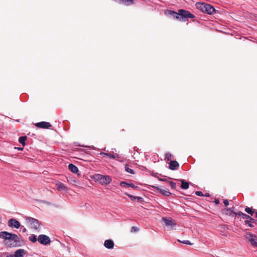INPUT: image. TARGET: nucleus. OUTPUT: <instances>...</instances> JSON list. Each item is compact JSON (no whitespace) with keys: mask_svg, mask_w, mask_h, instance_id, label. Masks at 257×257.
Wrapping results in <instances>:
<instances>
[{"mask_svg":"<svg viewBox=\"0 0 257 257\" xmlns=\"http://www.w3.org/2000/svg\"><path fill=\"white\" fill-rule=\"evenodd\" d=\"M0 238L6 240V244L10 247L17 246L19 242V237L17 235L7 231L0 232Z\"/></svg>","mask_w":257,"mask_h":257,"instance_id":"nucleus-1","label":"nucleus"},{"mask_svg":"<svg viewBox=\"0 0 257 257\" xmlns=\"http://www.w3.org/2000/svg\"><path fill=\"white\" fill-rule=\"evenodd\" d=\"M196 7L198 10L202 12L209 15H212L214 13H215L214 7L207 3L198 2L196 4Z\"/></svg>","mask_w":257,"mask_h":257,"instance_id":"nucleus-2","label":"nucleus"},{"mask_svg":"<svg viewBox=\"0 0 257 257\" xmlns=\"http://www.w3.org/2000/svg\"><path fill=\"white\" fill-rule=\"evenodd\" d=\"M94 179L96 182H98L101 185H106L111 181V178L107 175H102L101 174H96L94 176Z\"/></svg>","mask_w":257,"mask_h":257,"instance_id":"nucleus-3","label":"nucleus"},{"mask_svg":"<svg viewBox=\"0 0 257 257\" xmlns=\"http://www.w3.org/2000/svg\"><path fill=\"white\" fill-rule=\"evenodd\" d=\"M195 16L189 12L183 9L179 10V20L187 21L189 18H194Z\"/></svg>","mask_w":257,"mask_h":257,"instance_id":"nucleus-4","label":"nucleus"},{"mask_svg":"<svg viewBox=\"0 0 257 257\" xmlns=\"http://www.w3.org/2000/svg\"><path fill=\"white\" fill-rule=\"evenodd\" d=\"M26 220L31 228L36 230L39 228L40 224L38 220L31 217H26Z\"/></svg>","mask_w":257,"mask_h":257,"instance_id":"nucleus-5","label":"nucleus"},{"mask_svg":"<svg viewBox=\"0 0 257 257\" xmlns=\"http://www.w3.org/2000/svg\"><path fill=\"white\" fill-rule=\"evenodd\" d=\"M245 237L253 246L257 247V236L256 235L251 233H247Z\"/></svg>","mask_w":257,"mask_h":257,"instance_id":"nucleus-6","label":"nucleus"},{"mask_svg":"<svg viewBox=\"0 0 257 257\" xmlns=\"http://www.w3.org/2000/svg\"><path fill=\"white\" fill-rule=\"evenodd\" d=\"M38 241L42 244L46 245L51 242L50 237L45 234H41L38 236Z\"/></svg>","mask_w":257,"mask_h":257,"instance_id":"nucleus-7","label":"nucleus"},{"mask_svg":"<svg viewBox=\"0 0 257 257\" xmlns=\"http://www.w3.org/2000/svg\"><path fill=\"white\" fill-rule=\"evenodd\" d=\"M35 126L38 128L48 129L52 126V125L50 122L46 121H41L36 123L35 124Z\"/></svg>","mask_w":257,"mask_h":257,"instance_id":"nucleus-8","label":"nucleus"},{"mask_svg":"<svg viewBox=\"0 0 257 257\" xmlns=\"http://www.w3.org/2000/svg\"><path fill=\"white\" fill-rule=\"evenodd\" d=\"M163 220L164 221L165 225L169 228H172L176 226V223L174 222L172 219H167L166 218H163Z\"/></svg>","mask_w":257,"mask_h":257,"instance_id":"nucleus-9","label":"nucleus"},{"mask_svg":"<svg viewBox=\"0 0 257 257\" xmlns=\"http://www.w3.org/2000/svg\"><path fill=\"white\" fill-rule=\"evenodd\" d=\"M8 225L10 227H15L16 228H19L21 226L20 223L14 218L10 219L9 220Z\"/></svg>","mask_w":257,"mask_h":257,"instance_id":"nucleus-10","label":"nucleus"},{"mask_svg":"<svg viewBox=\"0 0 257 257\" xmlns=\"http://www.w3.org/2000/svg\"><path fill=\"white\" fill-rule=\"evenodd\" d=\"M153 187L158 192L165 196H169L171 194V192H170L167 189H164L157 186H153Z\"/></svg>","mask_w":257,"mask_h":257,"instance_id":"nucleus-11","label":"nucleus"},{"mask_svg":"<svg viewBox=\"0 0 257 257\" xmlns=\"http://www.w3.org/2000/svg\"><path fill=\"white\" fill-rule=\"evenodd\" d=\"M165 14L170 15L173 18L179 20V10L178 11V12H176L172 10H168L165 12Z\"/></svg>","mask_w":257,"mask_h":257,"instance_id":"nucleus-12","label":"nucleus"},{"mask_svg":"<svg viewBox=\"0 0 257 257\" xmlns=\"http://www.w3.org/2000/svg\"><path fill=\"white\" fill-rule=\"evenodd\" d=\"M179 167V164L176 161H171L169 163V168L171 170H176Z\"/></svg>","mask_w":257,"mask_h":257,"instance_id":"nucleus-13","label":"nucleus"},{"mask_svg":"<svg viewBox=\"0 0 257 257\" xmlns=\"http://www.w3.org/2000/svg\"><path fill=\"white\" fill-rule=\"evenodd\" d=\"M56 186L57 187V189L59 191L67 190V187L65 185L59 181L56 182Z\"/></svg>","mask_w":257,"mask_h":257,"instance_id":"nucleus-14","label":"nucleus"},{"mask_svg":"<svg viewBox=\"0 0 257 257\" xmlns=\"http://www.w3.org/2000/svg\"><path fill=\"white\" fill-rule=\"evenodd\" d=\"M104 245L108 249H112L114 247V242L111 239H107L104 241Z\"/></svg>","mask_w":257,"mask_h":257,"instance_id":"nucleus-15","label":"nucleus"},{"mask_svg":"<svg viewBox=\"0 0 257 257\" xmlns=\"http://www.w3.org/2000/svg\"><path fill=\"white\" fill-rule=\"evenodd\" d=\"M100 155H103V156H108L111 158L112 159H116L119 158L118 155L117 154H115L113 153H103L101 152L100 153Z\"/></svg>","mask_w":257,"mask_h":257,"instance_id":"nucleus-16","label":"nucleus"},{"mask_svg":"<svg viewBox=\"0 0 257 257\" xmlns=\"http://www.w3.org/2000/svg\"><path fill=\"white\" fill-rule=\"evenodd\" d=\"M25 254V250L23 249H19L15 251L14 256L16 257H22Z\"/></svg>","mask_w":257,"mask_h":257,"instance_id":"nucleus-17","label":"nucleus"},{"mask_svg":"<svg viewBox=\"0 0 257 257\" xmlns=\"http://www.w3.org/2000/svg\"><path fill=\"white\" fill-rule=\"evenodd\" d=\"M120 185L123 187H132L133 188H138L137 186H136L133 183H127L125 182L124 181H122L120 183Z\"/></svg>","mask_w":257,"mask_h":257,"instance_id":"nucleus-18","label":"nucleus"},{"mask_svg":"<svg viewBox=\"0 0 257 257\" xmlns=\"http://www.w3.org/2000/svg\"><path fill=\"white\" fill-rule=\"evenodd\" d=\"M69 169L73 173H76L78 172V168L74 165L70 164L68 166Z\"/></svg>","mask_w":257,"mask_h":257,"instance_id":"nucleus-19","label":"nucleus"},{"mask_svg":"<svg viewBox=\"0 0 257 257\" xmlns=\"http://www.w3.org/2000/svg\"><path fill=\"white\" fill-rule=\"evenodd\" d=\"M180 181L181 182V188L184 189H188L189 184L188 182H186L184 180H181Z\"/></svg>","mask_w":257,"mask_h":257,"instance_id":"nucleus-20","label":"nucleus"},{"mask_svg":"<svg viewBox=\"0 0 257 257\" xmlns=\"http://www.w3.org/2000/svg\"><path fill=\"white\" fill-rule=\"evenodd\" d=\"M245 211L251 216H252L253 214L255 213V209L248 207L245 208Z\"/></svg>","mask_w":257,"mask_h":257,"instance_id":"nucleus-21","label":"nucleus"},{"mask_svg":"<svg viewBox=\"0 0 257 257\" xmlns=\"http://www.w3.org/2000/svg\"><path fill=\"white\" fill-rule=\"evenodd\" d=\"M27 139V136H23L21 137L19 139V142L20 143H21L23 146H24L26 145L25 141H26Z\"/></svg>","mask_w":257,"mask_h":257,"instance_id":"nucleus-22","label":"nucleus"},{"mask_svg":"<svg viewBox=\"0 0 257 257\" xmlns=\"http://www.w3.org/2000/svg\"><path fill=\"white\" fill-rule=\"evenodd\" d=\"M29 240L33 243L36 242L37 240L36 235H35L34 234H32V235H30L29 236Z\"/></svg>","mask_w":257,"mask_h":257,"instance_id":"nucleus-23","label":"nucleus"},{"mask_svg":"<svg viewBox=\"0 0 257 257\" xmlns=\"http://www.w3.org/2000/svg\"><path fill=\"white\" fill-rule=\"evenodd\" d=\"M125 170L127 172L130 173L132 174H135V171L133 170L130 168L128 165H125Z\"/></svg>","mask_w":257,"mask_h":257,"instance_id":"nucleus-24","label":"nucleus"},{"mask_svg":"<svg viewBox=\"0 0 257 257\" xmlns=\"http://www.w3.org/2000/svg\"><path fill=\"white\" fill-rule=\"evenodd\" d=\"M242 217L243 219H246L247 220H252L253 222L254 221V220L253 218H252L248 215H247V214H246L245 213H244V214H242Z\"/></svg>","mask_w":257,"mask_h":257,"instance_id":"nucleus-25","label":"nucleus"},{"mask_svg":"<svg viewBox=\"0 0 257 257\" xmlns=\"http://www.w3.org/2000/svg\"><path fill=\"white\" fill-rule=\"evenodd\" d=\"M178 241L180 242H181V243L185 244H188V245L192 244L189 240H180L178 239Z\"/></svg>","mask_w":257,"mask_h":257,"instance_id":"nucleus-26","label":"nucleus"},{"mask_svg":"<svg viewBox=\"0 0 257 257\" xmlns=\"http://www.w3.org/2000/svg\"><path fill=\"white\" fill-rule=\"evenodd\" d=\"M166 159H167L168 161H170L172 159V156L170 153H167L165 154Z\"/></svg>","mask_w":257,"mask_h":257,"instance_id":"nucleus-27","label":"nucleus"},{"mask_svg":"<svg viewBox=\"0 0 257 257\" xmlns=\"http://www.w3.org/2000/svg\"><path fill=\"white\" fill-rule=\"evenodd\" d=\"M168 183L172 189L176 188V183L175 182L169 181Z\"/></svg>","mask_w":257,"mask_h":257,"instance_id":"nucleus-28","label":"nucleus"},{"mask_svg":"<svg viewBox=\"0 0 257 257\" xmlns=\"http://www.w3.org/2000/svg\"><path fill=\"white\" fill-rule=\"evenodd\" d=\"M251 221L250 220H245L244 222L246 224H247L249 227H253V225L251 224Z\"/></svg>","mask_w":257,"mask_h":257,"instance_id":"nucleus-29","label":"nucleus"},{"mask_svg":"<svg viewBox=\"0 0 257 257\" xmlns=\"http://www.w3.org/2000/svg\"><path fill=\"white\" fill-rule=\"evenodd\" d=\"M125 194L127 196H128L130 198H131V199L132 200H134L136 199V198H137L136 196H134L132 195L128 194L127 193H125Z\"/></svg>","mask_w":257,"mask_h":257,"instance_id":"nucleus-30","label":"nucleus"},{"mask_svg":"<svg viewBox=\"0 0 257 257\" xmlns=\"http://www.w3.org/2000/svg\"><path fill=\"white\" fill-rule=\"evenodd\" d=\"M195 194L198 196H203L204 194L201 191H197L195 192Z\"/></svg>","mask_w":257,"mask_h":257,"instance_id":"nucleus-31","label":"nucleus"},{"mask_svg":"<svg viewBox=\"0 0 257 257\" xmlns=\"http://www.w3.org/2000/svg\"><path fill=\"white\" fill-rule=\"evenodd\" d=\"M233 214L235 215H239V216H240L242 217V214H244V213H242V212H239L238 213H236L235 212H233Z\"/></svg>","mask_w":257,"mask_h":257,"instance_id":"nucleus-32","label":"nucleus"},{"mask_svg":"<svg viewBox=\"0 0 257 257\" xmlns=\"http://www.w3.org/2000/svg\"><path fill=\"white\" fill-rule=\"evenodd\" d=\"M159 180L160 181L166 182H168V181H169L166 179L159 178Z\"/></svg>","mask_w":257,"mask_h":257,"instance_id":"nucleus-33","label":"nucleus"},{"mask_svg":"<svg viewBox=\"0 0 257 257\" xmlns=\"http://www.w3.org/2000/svg\"><path fill=\"white\" fill-rule=\"evenodd\" d=\"M138 228L136 227H135V226L133 227L132 228V231H138Z\"/></svg>","mask_w":257,"mask_h":257,"instance_id":"nucleus-34","label":"nucleus"},{"mask_svg":"<svg viewBox=\"0 0 257 257\" xmlns=\"http://www.w3.org/2000/svg\"><path fill=\"white\" fill-rule=\"evenodd\" d=\"M223 203L225 206H227L228 205V201L227 200H224Z\"/></svg>","mask_w":257,"mask_h":257,"instance_id":"nucleus-35","label":"nucleus"},{"mask_svg":"<svg viewBox=\"0 0 257 257\" xmlns=\"http://www.w3.org/2000/svg\"><path fill=\"white\" fill-rule=\"evenodd\" d=\"M226 210L227 211H229L231 212L232 213H233V212H234L233 211V210H232V208H227V209H226Z\"/></svg>","mask_w":257,"mask_h":257,"instance_id":"nucleus-36","label":"nucleus"},{"mask_svg":"<svg viewBox=\"0 0 257 257\" xmlns=\"http://www.w3.org/2000/svg\"><path fill=\"white\" fill-rule=\"evenodd\" d=\"M138 200H143V198L141 197L136 196Z\"/></svg>","mask_w":257,"mask_h":257,"instance_id":"nucleus-37","label":"nucleus"},{"mask_svg":"<svg viewBox=\"0 0 257 257\" xmlns=\"http://www.w3.org/2000/svg\"><path fill=\"white\" fill-rule=\"evenodd\" d=\"M215 203L217 204L219 203V200L218 199H215Z\"/></svg>","mask_w":257,"mask_h":257,"instance_id":"nucleus-38","label":"nucleus"},{"mask_svg":"<svg viewBox=\"0 0 257 257\" xmlns=\"http://www.w3.org/2000/svg\"><path fill=\"white\" fill-rule=\"evenodd\" d=\"M203 196H206V197H209V196H210V195L208 193H206Z\"/></svg>","mask_w":257,"mask_h":257,"instance_id":"nucleus-39","label":"nucleus"},{"mask_svg":"<svg viewBox=\"0 0 257 257\" xmlns=\"http://www.w3.org/2000/svg\"><path fill=\"white\" fill-rule=\"evenodd\" d=\"M16 149H18L19 150L22 151L23 150V148H15Z\"/></svg>","mask_w":257,"mask_h":257,"instance_id":"nucleus-40","label":"nucleus"},{"mask_svg":"<svg viewBox=\"0 0 257 257\" xmlns=\"http://www.w3.org/2000/svg\"><path fill=\"white\" fill-rule=\"evenodd\" d=\"M23 232H26L27 231V229L25 228H24L22 230Z\"/></svg>","mask_w":257,"mask_h":257,"instance_id":"nucleus-41","label":"nucleus"},{"mask_svg":"<svg viewBox=\"0 0 257 257\" xmlns=\"http://www.w3.org/2000/svg\"><path fill=\"white\" fill-rule=\"evenodd\" d=\"M7 257H16L15 256H14V255H9V256H7Z\"/></svg>","mask_w":257,"mask_h":257,"instance_id":"nucleus-42","label":"nucleus"},{"mask_svg":"<svg viewBox=\"0 0 257 257\" xmlns=\"http://www.w3.org/2000/svg\"><path fill=\"white\" fill-rule=\"evenodd\" d=\"M255 217L257 218V212H255Z\"/></svg>","mask_w":257,"mask_h":257,"instance_id":"nucleus-43","label":"nucleus"}]
</instances>
